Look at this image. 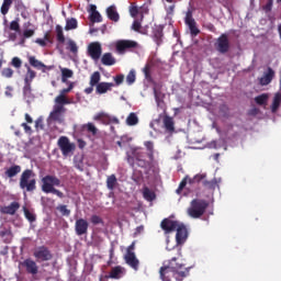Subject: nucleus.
Masks as SVG:
<instances>
[{
	"instance_id": "nucleus-50",
	"label": "nucleus",
	"mask_w": 281,
	"mask_h": 281,
	"mask_svg": "<svg viewBox=\"0 0 281 281\" xmlns=\"http://www.w3.org/2000/svg\"><path fill=\"white\" fill-rule=\"evenodd\" d=\"M0 74L2 75V77L10 79L13 77L14 70L11 68H4V69H2V71Z\"/></svg>"
},
{
	"instance_id": "nucleus-60",
	"label": "nucleus",
	"mask_w": 281,
	"mask_h": 281,
	"mask_svg": "<svg viewBox=\"0 0 281 281\" xmlns=\"http://www.w3.org/2000/svg\"><path fill=\"white\" fill-rule=\"evenodd\" d=\"M35 130H44V123L42 117L35 120Z\"/></svg>"
},
{
	"instance_id": "nucleus-24",
	"label": "nucleus",
	"mask_w": 281,
	"mask_h": 281,
	"mask_svg": "<svg viewBox=\"0 0 281 281\" xmlns=\"http://www.w3.org/2000/svg\"><path fill=\"white\" fill-rule=\"evenodd\" d=\"M164 127L167 132L173 133L175 132V121L172 117L166 115L162 119Z\"/></svg>"
},
{
	"instance_id": "nucleus-21",
	"label": "nucleus",
	"mask_w": 281,
	"mask_h": 281,
	"mask_svg": "<svg viewBox=\"0 0 281 281\" xmlns=\"http://www.w3.org/2000/svg\"><path fill=\"white\" fill-rule=\"evenodd\" d=\"M105 13L110 21H112V22L120 21V14H119L115 5H111V7L106 8Z\"/></svg>"
},
{
	"instance_id": "nucleus-40",
	"label": "nucleus",
	"mask_w": 281,
	"mask_h": 281,
	"mask_svg": "<svg viewBox=\"0 0 281 281\" xmlns=\"http://www.w3.org/2000/svg\"><path fill=\"white\" fill-rule=\"evenodd\" d=\"M89 21L94 24V23H101L103 21L102 15L100 14V12H93L90 13L89 15Z\"/></svg>"
},
{
	"instance_id": "nucleus-3",
	"label": "nucleus",
	"mask_w": 281,
	"mask_h": 281,
	"mask_svg": "<svg viewBox=\"0 0 281 281\" xmlns=\"http://www.w3.org/2000/svg\"><path fill=\"white\" fill-rule=\"evenodd\" d=\"M146 157L148 155L143 148H136L133 150V157H127V162L133 167L135 161L139 168L147 169L151 167L154 161L150 159L146 160Z\"/></svg>"
},
{
	"instance_id": "nucleus-41",
	"label": "nucleus",
	"mask_w": 281,
	"mask_h": 281,
	"mask_svg": "<svg viewBox=\"0 0 281 281\" xmlns=\"http://www.w3.org/2000/svg\"><path fill=\"white\" fill-rule=\"evenodd\" d=\"M78 27V22L76 19L66 20L65 31L76 30Z\"/></svg>"
},
{
	"instance_id": "nucleus-12",
	"label": "nucleus",
	"mask_w": 281,
	"mask_h": 281,
	"mask_svg": "<svg viewBox=\"0 0 281 281\" xmlns=\"http://www.w3.org/2000/svg\"><path fill=\"white\" fill-rule=\"evenodd\" d=\"M179 225V222L169 218H164L160 222V228L164 231L165 235L176 232Z\"/></svg>"
},
{
	"instance_id": "nucleus-11",
	"label": "nucleus",
	"mask_w": 281,
	"mask_h": 281,
	"mask_svg": "<svg viewBox=\"0 0 281 281\" xmlns=\"http://www.w3.org/2000/svg\"><path fill=\"white\" fill-rule=\"evenodd\" d=\"M184 23L189 27L191 36L195 37L201 33V31L196 27V22L193 19V14L191 11L187 12Z\"/></svg>"
},
{
	"instance_id": "nucleus-28",
	"label": "nucleus",
	"mask_w": 281,
	"mask_h": 281,
	"mask_svg": "<svg viewBox=\"0 0 281 281\" xmlns=\"http://www.w3.org/2000/svg\"><path fill=\"white\" fill-rule=\"evenodd\" d=\"M26 76H24L25 83H32V81L36 78V72L26 64Z\"/></svg>"
},
{
	"instance_id": "nucleus-58",
	"label": "nucleus",
	"mask_w": 281,
	"mask_h": 281,
	"mask_svg": "<svg viewBox=\"0 0 281 281\" xmlns=\"http://www.w3.org/2000/svg\"><path fill=\"white\" fill-rule=\"evenodd\" d=\"M159 276L162 281H171L166 274V268L159 269Z\"/></svg>"
},
{
	"instance_id": "nucleus-7",
	"label": "nucleus",
	"mask_w": 281,
	"mask_h": 281,
	"mask_svg": "<svg viewBox=\"0 0 281 281\" xmlns=\"http://www.w3.org/2000/svg\"><path fill=\"white\" fill-rule=\"evenodd\" d=\"M138 44L134 41L122 40L115 43V50L120 55H124L126 52L137 48Z\"/></svg>"
},
{
	"instance_id": "nucleus-4",
	"label": "nucleus",
	"mask_w": 281,
	"mask_h": 281,
	"mask_svg": "<svg viewBox=\"0 0 281 281\" xmlns=\"http://www.w3.org/2000/svg\"><path fill=\"white\" fill-rule=\"evenodd\" d=\"M20 189L24 192H34L36 190V175L33 170L26 169L20 176Z\"/></svg>"
},
{
	"instance_id": "nucleus-1",
	"label": "nucleus",
	"mask_w": 281,
	"mask_h": 281,
	"mask_svg": "<svg viewBox=\"0 0 281 281\" xmlns=\"http://www.w3.org/2000/svg\"><path fill=\"white\" fill-rule=\"evenodd\" d=\"M60 186L61 181L56 176L48 175L42 178V191H44V193H53L59 196V199H63L65 194L61 191L55 189V187Z\"/></svg>"
},
{
	"instance_id": "nucleus-46",
	"label": "nucleus",
	"mask_w": 281,
	"mask_h": 281,
	"mask_svg": "<svg viewBox=\"0 0 281 281\" xmlns=\"http://www.w3.org/2000/svg\"><path fill=\"white\" fill-rule=\"evenodd\" d=\"M153 34H154V40H155L156 44L160 45L162 42V36H164L162 29L155 30Z\"/></svg>"
},
{
	"instance_id": "nucleus-55",
	"label": "nucleus",
	"mask_w": 281,
	"mask_h": 281,
	"mask_svg": "<svg viewBox=\"0 0 281 281\" xmlns=\"http://www.w3.org/2000/svg\"><path fill=\"white\" fill-rule=\"evenodd\" d=\"M53 111H54L55 113L61 114V113H65V112H66V109H65L64 105H60V104L55 103V106L53 108Z\"/></svg>"
},
{
	"instance_id": "nucleus-64",
	"label": "nucleus",
	"mask_w": 281,
	"mask_h": 281,
	"mask_svg": "<svg viewBox=\"0 0 281 281\" xmlns=\"http://www.w3.org/2000/svg\"><path fill=\"white\" fill-rule=\"evenodd\" d=\"M34 34H35L34 30H26L24 31L23 36L24 38H31L32 36H34Z\"/></svg>"
},
{
	"instance_id": "nucleus-48",
	"label": "nucleus",
	"mask_w": 281,
	"mask_h": 281,
	"mask_svg": "<svg viewBox=\"0 0 281 281\" xmlns=\"http://www.w3.org/2000/svg\"><path fill=\"white\" fill-rule=\"evenodd\" d=\"M125 80H126V83H127L128 86H132L133 83H135V81H136V71H135V70H131V71L127 74Z\"/></svg>"
},
{
	"instance_id": "nucleus-8",
	"label": "nucleus",
	"mask_w": 281,
	"mask_h": 281,
	"mask_svg": "<svg viewBox=\"0 0 281 281\" xmlns=\"http://www.w3.org/2000/svg\"><path fill=\"white\" fill-rule=\"evenodd\" d=\"M87 54L92 60L98 61L102 56L101 44L98 42L90 43L87 47Z\"/></svg>"
},
{
	"instance_id": "nucleus-45",
	"label": "nucleus",
	"mask_w": 281,
	"mask_h": 281,
	"mask_svg": "<svg viewBox=\"0 0 281 281\" xmlns=\"http://www.w3.org/2000/svg\"><path fill=\"white\" fill-rule=\"evenodd\" d=\"M55 104L64 106L66 104H70V100L67 99L66 95L59 94L55 98Z\"/></svg>"
},
{
	"instance_id": "nucleus-63",
	"label": "nucleus",
	"mask_w": 281,
	"mask_h": 281,
	"mask_svg": "<svg viewBox=\"0 0 281 281\" xmlns=\"http://www.w3.org/2000/svg\"><path fill=\"white\" fill-rule=\"evenodd\" d=\"M21 126L24 127V133H26V134H29V135H32V134H33L32 127L29 126L27 123H22Z\"/></svg>"
},
{
	"instance_id": "nucleus-54",
	"label": "nucleus",
	"mask_w": 281,
	"mask_h": 281,
	"mask_svg": "<svg viewBox=\"0 0 281 281\" xmlns=\"http://www.w3.org/2000/svg\"><path fill=\"white\" fill-rule=\"evenodd\" d=\"M9 30L15 31V32H20V31H21V26H20V24H19L18 21H13V22H11V24L9 25Z\"/></svg>"
},
{
	"instance_id": "nucleus-42",
	"label": "nucleus",
	"mask_w": 281,
	"mask_h": 281,
	"mask_svg": "<svg viewBox=\"0 0 281 281\" xmlns=\"http://www.w3.org/2000/svg\"><path fill=\"white\" fill-rule=\"evenodd\" d=\"M202 184L206 190H215V188L217 186V181H216V179H213L210 181L204 179Z\"/></svg>"
},
{
	"instance_id": "nucleus-31",
	"label": "nucleus",
	"mask_w": 281,
	"mask_h": 281,
	"mask_svg": "<svg viewBox=\"0 0 281 281\" xmlns=\"http://www.w3.org/2000/svg\"><path fill=\"white\" fill-rule=\"evenodd\" d=\"M101 81V75L99 71H94L91 76H90V80H89V86L91 87H98V85Z\"/></svg>"
},
{
	"instance_id": "nucleus-17",
	"label": "nucleus",
	"mask_w": 281,
	"mask_h": 281,
	"mask_svg": "<svg viewBox=\"0 0 281 281\" xmlns=\"http://www.w3.org/2000/svg\"><path fill=\"white\" fill-rule=\"evenodd\" d=\"M20 207L21 204L19 202H11V204L2 206V209H0V213L7 215H14Z\"/></svg>"
},
{
	"instance_id": "nucleus-29",
	"label": "nucleus",
	"mask_w": 281,
	"mask_h": 281,
	"mask_svg": "<svg viewBox=\"0 0 281 281\" xmlns=\"http://www.w3.org/2000/svg\"><path fill=\"white\" fill-rule=\"evenodd\" d=\"M22 93L24 94V99H29V100L34 99V94L32 93V83L24 82V88H22Z\"/></svg>"
},
{
	"instance_id": "nucleus-26",
	"label": "nucleus",
	"mask_w": 281,
	"mask_h": 281,
	"mask_svg": "<svg viewBox=\"0 0 281 281\" xmlns=\"http://www.w3.org/2000/svg\"><path fill=\"white\" fill-rule=\"evenodd\" d=\"M21 170H22L21 166L13 165L9 169H7V171H4V176H7L8 178H14L21 172Z\"/></svg>"
},
{
	"instance_id": "nucleus-36",
	"label": "nucleus",
	"mask_w": 281,
	"mask_h": 281,
	"mask_svg": "<svg viewBox=\"0 0 281 281\" xmlns=\"http://www.w3.org/2000/svg\"><path fill=\"white\" fill-rule=\"evenodd\" d=\"M280 105H281V93H276L273 98L271 111L277 112Z\"/></svg>"
},
{
	"instance_id": "nucleus-61",
	"label": "nucleus",
	"mask_w": 281,
	"mask_h": 281,
	"mask_svg": "<svg viewBox=\"0 0 281 281\" xmlns=\"http://www.w3.org/2000/svg\"><path fill=\"white\" fill-rule=\"evenodd\" d=\"M75 85L72 82H70L68 85V88L67 89H63L61 92H59L60 95H65L67 93H69L72 89H74Z\"/></svg>"
},
{
	"instance_id": "nucleus-53",
	"label": "nucleus",
	"mask_w": 281,
	"mask_h": 281,
	"mask_svg": "<svg viewBox=\"0 0 281 281\" xmlns=\"http://www.w3.org/2000/svg\"><path fill=\"white\" fill-rule=\"evenodd\" d=\"M90 222H91V224H93V225L103 224V220H102L100 216H98V215H92V216L90 217Z\"/></svg>"
},
{
	"instance_id": "nucleus-22",
	"label": "nucleus",
	"mask_w": 281,
	"mask_h": 281,
	"mask_svg": "<svg viewBox=\"0 0 281 281\" xmlns=\"http://www.w3.org/2000/svg\"><path fill=\"white\" fill-rule=\"evenodd\" d=\"M114 86H115L114 83H110V82H100L95 87V93L97 94H104L108 91H111Z\"/></svg>"
},
{
	"instance_id": "nucleus-43",
	"label": "nucleus",
	"mask_w": 281,
	"mask_h": 281,
	"mask_svg": "<svg viewBox=\"0 0 281 281\" xmlns=\"http://www.w3.org/2000/svg\"><path fill=\"white\" fill-rule=\"evenodd\" d=\"M12 3L13 0H4V2H2V8H0V12L2 13V15H7L9 13Z\"/></svg>"
},
{
	"instance_id": "nucleus-6",
	"label": "nucleus",
	"mask_w": 281,
	"mask_h": 281,
	"mask_svg": "<svg viewBox=\"0 0 281 281\" xmlns=\"http://www.w3.org/2000/svg\"><path fill=\"white\" fill-rule=\"evenodd\" d=\"M57 146H59V150H61V155L67 157L76 150V145L70 143L69 138L66 136L59 137L57 140Z\"/></svg>"
},
{
	"instance_id": "nucleus-33",
	"label": "nucleus",
	"mask_w": 281,
	"mask_h": 281,
	"mask_svg": "<svg viewBox=\"0 0 281 281\" xmlns=\"http://www.w3.org/2000/svg\"><path fill=\"white\" fill-rule=\"evenodd\" d=\"M74 77V71L68 69V68H63L61 69V82L63 83H66L68 82V79L69 78H72Z\"/></svg>"
},
{
	"instance_id": "nucleus-9",
	"label": "nucleus",
	"mask_w": 281,
	"mask_h": 281,
	"mask_svg": "<svg viewBox=\"0 0 281 281\" xmlns=\"http://www.w3.org/2000/svg\"><path fill=\"white\" fill-rule=\"evenodd\" d=\"M33 257H35V259H37V261L43 262V261H49L53 259V254L50 252V250L45 247H38L37 249H35V251H33Z\"/></svg>"
},
{
	"instance_id": "nucleus-32",
	"label": "nucleus",
	"mask_w": 281,
	"mask_h": 281,
	"mask_svg": "<svg viewBox=\"0 0 281 281\" xmlns=\"http://www.w3.org/2000/svg\"><path fill=\"white\" fill-rule=\"evenodd\" d=\"M206 173H198L193 178H189V184L192 186L194 183L203 182L206 179Z\"/></svg>"
},
{
	"instance_id": "nucleus-20",
	"label": "nucleus",
	"mask_w": 281,
	"mask_h": 281,
	"mask_svg": "<svg viewBox=\"0 0 281 281\" xmlns=\"http://www.w3.org/2000/svg\"><path fill=\"white\" fill-rule=\"evenodd\" d=\"M124 274V269L121 266L113 267L105 279H121Z\"/></svg>"
},
{
	"instance_id": "nucleus-47",
	"label": "nucleus",
	"mask_w": 281,
	"mask_h": 281,
	"mask_svg": "<svg viewBox=\"0 0 281 281\" xmlns=\"http://www.w3.org/2000/svg\"><path fill=\"white\" fill-rule=\"evenodd\" d=\"M189 180H190V177L189 176H186L181 182L179 183V187L178 189L176 190V193L177 194H181L183 189L187 187V184L189 183Z\"/></svg>"
},
{
	"instance_id": "nucleus-27",
	"label": "nucleus",
	"mask_w": 281,
	"mask_h": 281,
	"mask_svg": "<svg viewBox=\"0 0 281 281\" xmlns=\"http://www.w3.org/2000/svg\"><path fill=\"white\" fill-rule=\"evenodd\" d=\"M105 183H106V188L110 191H113L119 186L116 176L115 175L108 176Z\"/></svg>"
},
{
	"instance_id": "nucleus-34",
	"label": "nucleus",
	"mask_w": 281,
	"mask_h": 281,
	"mask_svg": "<svg viewBox=\"0 0 281 281\" xmlns=\"http://www.w3.org/2000/svg\"><path fill=\"white\" fill-rule=\"evenodd\" d=\"M66 49L76 55L78 54L79 47L76 42H74L72 40H68L66 44Z\"/></svg>"
},
{
	"instance_id": "nucleus-52",
	"label": "nucleus",
	"mask_w": 281,
	"mask_h": 281,
	"mask_svg": "<svg viewBox=\"0 0 281 281\" xmlns=\"http://www.w3.org/2000/svg\"><path fill=\"white\" fill-rule=\"evenodd\" d=\"M57 210L59 213H61L63 216H69L71 211L67 209V205H59L57 206Z\"/></svg>"
},
{
	"instance_id": "nucleus-44",
	"label": "nucleus",
	"mask_w": 281,
	"mask_h": 281,
	"mask_svg": "<svg viewBox=\"0 0 281 281\" xmlns=\"http://www.w3.org/2000/svg\"><path fill=\"white\" fill-rule=\"evenodd\" d=\"M144 77L147 81H153L151 77V66L149 64H146L145 67L142 69Z\"/></svg>"
},
{
	"instance_id": "nucleus-59",
	"label": "nucleus",
	"mask_w": 281,
	"mask_h": 281,
	"mask_svg": "<svg viewBox=\"0 0 281 281\" xmlns=\"http://www.w3.org/2000/svg\"><path fill=\"white\" fill-rule=\"evenodd\" d=\"M128 11H130V15L133 19H135L138 15V13H139V10H138L137 7H131Z\"/></svg>"
},
{
	"instance_id": "nucleus-23",
	"label": "nucleus",
	"mask_w": 281,
	"mask_h": 281,
	"mask_svg": "<svg viewBox=\"0 0 281 281\" xmlns=\"http://www.w3.org/2000/svg\"><path fill=\"white\" fill-rule=\"evenodd\" d=\"M144 147L146 148L147 158L150 161H155V144L151 140L144 142Z\"/></svg>"
},
{
	"instance_id": "nucleus-62",
	"label": "nucleus",
	"mask_w": 281,
	"mask_h": 281,
	"mask_svg": "<svg viewBox=\"0 0 281 281\" xmlns=\"http://www.w3.org/2000/svg\"><path fill=\"white\" fill-rule=\"evenodd\" d=\"M124 76L123 75H119L116 77H114V82H115V86H120L124 82Z\"/></svg>"
},
{
	"instance_id": "nucleus-35",
	"label": "nucleus",
	"mask_w": 281,
	"mask_h": 281,
	"mask_svg": "<svg viewBox=\"0 0 281 281\" xmlns=\"http://www.w3.org/2000/svg\"><path fill=\"white\" fill-rule=\"evenodd\" d=\"M81 130L87 131L88 133H91L93 136H95L98 134V128L95 127V125L93 123H87V124L82 125Z\"/></svg>"
},
{
	"instance_id": "nucleus-57",
	"label": "nucleus",
	"mask_w": 281,
	"mask_h": 281,
	"mask_svg": "<svg viewBox=\"0 0 281 281\" xmlns=\"http://www.w3.org/2000/svg\"><path fill=\"white\" fill-rule=\"evenodd\" d=\"M140 29H142V23L139 21H134L132 24V30L140 33Z\"/></svg>"
},
{
	"instance_id": "nucleus-2",
	"label": "nucleus",
	"mask_w": 281,
	"mask_h": 281,
	"mask_svg": "<svg viewBox=\"0 0 281 281\" xmlns=\"http://www.w3.org/2000/svg\"><path fill=\"white\" fill-rule=\"evenodd\" d=\"M209 205L210 203L206 200L194 199L190 202V206L187 210V214L191 218H200L205 214Z\"/></svg>"
},
{
	"instance_id": "nucleus-5",
	"label": "nucleus",
	"mask_w": 281,
	"mask_h": 281,
	"mask_svg": "<svg viewBox=\"0 0 281 281\" xmlns=\"http://www.w3.org/2000/svg\"><path fill=\"white\" fill-rule=\"evenodd\" d=\"M183 265L177 263V258L173 257L169 261L167 267H161L160 269H165V274H168L169 272H172L175 274H178L180 278H186L189 273L188 269H183Z\"/></svg>"
},
{
	"instance_id": "nucleus-19",
	"label": "nucleus",
	"mask_w": 281,
	"mask_h": 281,
	"mask_svg": "<svg viewBox=\"0 0 281 281\" xmlns=\"http://www.w3.org/2000/svg\"><path fill=\"white\" fill-rule=\"evenodd\" d=\"M125 262L134 270H138L139 260L136 258L135 252H130L124 256Z\"/></svg>"
},
{
	"instance_id": "nucleus-10",
	"label": "nucleus",
	"mask_w": 281,
	"mask_h": 281,
	"mask_svg": "<svg viewBox=\"0 0 281 281\" xmlns=\"http://www.w3.org/2000/svg\"><path fill=\"white\" fill-rule=\"evenodd\" d=\"M215 48L218 53L221 54H226L229 52L231 49V44H229V40L228 36L226 34H222L215 44Z\"/></svg>"
},
{
	"instance_id": "nucleus-25",
	"label": "nucleus",
	"mask_w": 281,
	"mask_h": 281,
	"mask_svg": "<svg viewBox=\"0 0 281 281\" xmlns=\"http://www.w3.org/2000/svg\"><path fill=\"white\" fill-rule=\"evenodd\" d=\"M101 64L103 66H114L116 64V59L113 57L111 53H106L102 55Z\"/></svg>"
},
{
	"instance_id": "nucleus-15",
	"label": "nucleus",
	"mask_w": 281,
	"mask_h": 281,
	"mask_svg": "<svg viewBox=\"0 0 281 281\" xmlns=\"http://www.w3.org/2000/svg\"><path fill=\"white\" fill-rule=\"evenodd\" d=\"M22 267L26 270V273L36 276L38 273V266L37 263L32 259H24L22 261Z\"/></svg>"
},
{
	"instance_id": "nucleus-16",
	"label": "nucleus",
	"mask_w": 281,
	"mask_h": 281,
	"mask_svg": "<svg viewBox=\"0 0 281 281\" xmlns=\"http://www.w3.org/2000/svg\"><path fill=\"white\" fill-rule=\"evenodd\" d=\"M29 64L31 65V67L41 70L42 72H46L47 70L53 69L52 66H46L42 61L37 60L34 56H29Z\"/></svg>"
},
{
	"instance_id": "nucleus-30",
	"label": "nucleus",
	"mask_w": 281,
	"mask_h": 281,
	"mask_svg": "<svg viewBox=\"0 0 281 281\" xmlns=\"http://www.w3.org/2000/svg\"><path fill=\"white\" fill-rule=\"evenodd\" d=\"M143 198L146 201L151 202V201L156 200V193L153 192L149 188L145 187L143 189Z\"/></svg>"
},
{
	"instance_id": "nucleus-49",
	"label": "nucleus",
	"mask_w": 281,
	"mask_h": 281,
	"mask_svg": "<svg viewBox=\"0 0 281 281\" xmlns=\"http://www.w3.org/2000/svg\"><path fill=\"white\" fill-rule=\"evenodd\" d=\"M24 217L29 220V222L33 223L36 221V216L34 213H32L29 209L24 207Z\"/></svg>"
},
{
	"instance_id": "nucleus-37",
	"label": "nucleus",
	"mask_w": 281,
	"mask_h": 281,
	"mask_svg": "<svg viewBox=\"0 0 281 281\" xmlns=\"http://www.w3.org/2000/svg\"><path fill=\"white\" fill-rule=\"evenodd\" d=\"M139 120L135 113H130L128 116L126 117V125L128 126H135L138 124Z\"/></svg>"
},
{
	"instance_id": "nucleus-38",
	"label": "nucleus",
	"mask_w": 281,
	"mask_h": 281,
	"mask_svg": "<svg viewBox=\"0 0 281 281\" xmlns=\"http://www.w3.org/2000/svg\"><path fill=\"white\" fill-rule=\"evenodd\" d=\"M268 100H269V94L267 93H262L255 98V102L258 105H266L268 103Z\"/></svg>"
},
{
	"instance_id": "nucleus-13",
	"label": "nucleus",
	"mask_w": 281,
	"mask_h": 281,
	"mask_svg": "<svg viewBox=\"0 0 281 281\" xmlns=\"http://www.w3.org/2000/svg\"><path fill=\"white\" fill-rule=\"evenodd\" d=\"M89 222L85 218H78L75 222V234L77 236H83L88 234Z\"/></svg>"
},
{
	"instance_id": "nucleus-14",
	"label": "nucleus",
	"mask_w": 281,
	"mask_h": 281,
	"mask_svg": "<svg viewBox=\"0 0 281 281\" xmlns=\"http://www.w3.org/2000/svg\"><path fill=\"white\" fill-rule=\"evenodd\" d=\"M176 241L178 245L184 244L188 239L189 233L188 228L184 224L179 223V225L176 228Z\"/></svg>"
},
{
	"instance_id": "nucleus-39",
	"label": "nucleus",
	"mask_w": 281,
	"mask_h": 281,
	"mask_svg": "<svg viewBox=\"0 0 281 281\" xmlns=\"http://www.w3.org/2000/svg\"><path fill=\"white\" fill-rule=\"evenodd\" d=\"M55 32L57 33V42H59V44H64L66 38L63 27L60 25L55 26Z\"/></svg>"
},
{
	"instance_id": "nucleus-51",
	"label": "nucleus",
	"mask_w": 281,
	"mask_h": 281,
	"mask_svg": "<svg viewBox=\"0 0 281 281\" xmlns=\"http://www.w3.org/2000/svg\"><path fill=\"white\" fill-rule=\"evenodd\" d=\"M23 65V61L19 57H13L11 59V66H13L15 69H20Z\"/></svg>"
},
{
	"instance_id": "nucleus-56",
	"label": "nucleus",
	"mask_w": 281,
	"mask_h": 281,
	"mask_svg": "<svg viewBox=\"0 0 281 281\" xmlns=\"http://www.w3.org/2000/svg\"><path fill=\"white\" fill-rule=\"evenodd\" d=\"M272 8H273V0H268L267 4L265 7H262V10L266 13H269L272 11Z\"/></svg>"
},
{
	"instance_id": "nucleus-18",
	"label": "nucleus",
	"mask_w": 281,
	"mask_h": 281,
	"mask_svg": "<svg viewBox=\"0 0 281 281\" xmlns=\"http://www.w3.org/2000/svg\"><path fill=\"white\" fill-rule=\"evenodd\" d=\"M276 77V71L272 68H268L267 72L259 79V83L261 86H268L272 82Z\"/></svg>"
}]
</instances>
